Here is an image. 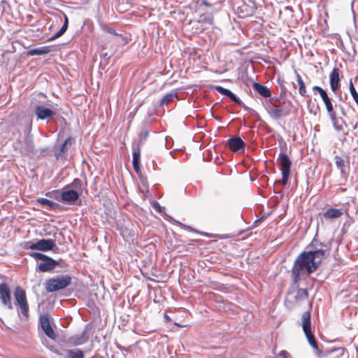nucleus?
<instances>
[{"label": "nucleus", "mask_w": 358, "mask_h": 358, "mask_svg": "<svg viewBox=\"0 0 358 358\" xmlns=\"http://www.w3.org/2000/svg\"><path fill=\"white\" fill-rule=\"evenodd\" d=\"M315 246H318L317 244ZM320 248L313 251L303 252L295 259L292 268V278L294 282L297 283L303 274L310 275L314 273L322 264L327 250L322 243H319Z\"/></svg>", "instance_id": "nucleus-1"}, {"label": "nucleus", "mask_w": 358, "mask_h": 358, "mask_svg": "<svg viewBox=\"0 0 358 358\" xmlns=\"http://www.w3.org/2000/svg\"><path fill=\"white\" fill-rule=\"evenodd\" d=\"M302 328L309 344L315 350L316 355L321 357L322 351L319 349L315 337L311 331L310 311H306L302 315Z\"/></svg>", "instance_id": "nucleus-2"}, {"label": "nucleus", "mask_w": 358, "mask_h": 358, "mask_svg": "<svg viewBox=\"0 0 358 358\" xmlns=\"http://www.w3.org/2000/svg\"><path fill=\"white\" fill-rule=\"evenodd\" d=\"M196 12L202 17L201 20H198V22H212L214 15L217 13V9L213 4L209 3L207 0H201L197 3Z\"/></svg>", "instance_id": "nucleus-3"}, {"label": "nucleus", "mask_w": 358, "mask_h": 358, "mask_svg": "<svg viewBox=\"0 0 358 358\" xmlns=\"http://www.w3.org/2000/svg\"><path fill=\"white\" fill-rule=\"evenodd\" d=\"M71 283V277L69 275H58L48 279L45 285L48 292H54L67 287Z\"/></svg>", "instance_id": "nucleus-4"}, {"label": "nucleus", "mask_w": 358, "mask_h": 358, "mask_svg": "<svg viewBox=\"0 0 358 358\" xmlns=\"http://www.w3.org/2000/svg\"><path fill=\"white\" fill-rule=\"evenodd\" d=\"M313 92L314 94H319L320 98L322 99L324 106L325 108L327 110V112L330 117V119L333 121L336 120V112L334 108L332 99L329 96L326 90L323 89L322 87L320 86H313Z\"/></svg>", "instance_id": "nucleus-5"}, {"label": "nucleus", "mask_w": 358, "mask_h": 358, "mask_svg": "<svg viewBox=\"0 0 358 358\" xmlns=\"http://www.w3.org/2000/svg\"><path fill=\"white\" fill-rule=\"evenodd\" d=\"M277 162L280 165V171L282 173V180L280 181V182L282 185H286L290 176L292 161L286 152H280L278 155Z\"/></svg>", "instance_id": "nucleus-6"}, {"label": "nucleus", "mask_w": 358, "mask_h": 358, "mask_svg": "<svg viewBox=\"0 0 358 358\" xmlns=\"http://www.w3.org/2000/svg\"><path fill=\"white\" fill-rule=\"evenodd\" d=\"M23 247L25 249L45 252L53 250L56 248V243L53 239H41L36 243L31 241L25 242Z\"/></svg>", "instance_id": "nucleus-7"}, {"label": "nucleus", "mask_w": 358, "mask_h": 358, "mask_svg": "<svg viewBox=\"0 0 358 358\" xmlns=\"http://www.w3.org/2000/svg\"><path fill=\"white\" fill-rule=\"evenodd\" d=\"M14 297L17 304L19 306L22 314L25 317H29V305L27 299L25 291L20 286L16 287L14 290Z\"/></svg>", "instance_id": "nucleus-8"}, {"label": "nucleus", "mask_w": 358, "mask_h": 358, "mask_svg": "<svg viewBox=\"0 0 358 358\" xmlns=\"http://www.w3.org/2000/svg\"><path fill=\"white\" fill-rule=\"evenodd\" d=\"M267 112L271 118L278 120L289 115V110L276 105L271 101L267 103Z\"/></svg>", "instance_id": "nucleus-9"}, {"label": "nucleus", "mask_w": 358, "mask_h": 358, "mask_svg": "<svg viewBox=\"0 0 358 358\" xmlns=\"http://www.w3.org/2000/svg\"><path fill=\"white\" fill-rule=\"evenodd\" d=\"M0 301L8 309H13L11 291L9 285L5 282L0 284Z\"/></svg>", "instance_id": "nucleus-10"}, {"label": "nucleus", "mask_w": 358, "mask_h": 358, "mask_svg": "<svg viewBox=\"0 0 358 358\" xmlns=\"http://www.w3.org/2000/svg\"><path fill=\"white\" fill-rule=\"evenodd\" d=\"M40 324L45 335L50 339L55 340L57 335L53 330L48 315H43L40 317Z\"/></svg>", "instance_id": "nucleus-11"}, {"label": "nucleus", "mask_w": 358, "mask_h": 358, "mask_svg": "<svg viewBox=\"0 0 358 358\" xmlns=\"http://www.w3.org/2000/svg\"><path fill=\"white\" fill-rule=\"evenodd\" d=\"M34 112L37 118L41 120L52 119L56 115L55 111L42 105L36 106Z\"/></svg>", "instance_id": "nucleus-12"}, {"label": "nucleus", "mask_w": 358, "mask_h": 358, "mask_svg": "<svg viewBox=\"0 0 358 358\" xmlns=\"http://www.w3.org/2000/svg\"><path fill=\"white\" fill-rule=\"evenodd\" d=\"M347 210H343V208H329L323 213L322 217L326 221H331L340 218L345 213H347Z\"/></svg>", "instance_id": "nucleus-13"}, {"label": "nucleus", "mask_w": 358, "mask_h": 358, "mask_svg": "<svg viewBox=\"0 0 358 358\" xmlns=\"http://www.w3.org/2000/svg\"><path fill=\"white\" fill-rule=\"evenodd\" d=\"M227 146L234 152L244 151L245 143L240 137H233L227 141Z\"/></svg>", "instance_id": "nucleus-14"}, {"label": "nucleus", "mask_w": 358, "mask_h": 358, "mask_svg": "<svg viewBox=\"0 0 358 358\" xmlns=\"http://www.w3.org/2000/svg\"><path fill=\"white\" fill-rule=\"evenodd\" d=\"M329 84L331 91L334 92L340 88V69L338 68H334L330 73Z\"/></svg>", "instance_id": "nucleus-15"}, {"label": "nucleus", "mask_w": 358, "mask_h": 358, "mask_svg": "<svg viewBox=\"0 0 358 358\" xmlns=\"http://www.w3.org/2000/svg\"><path fill=\"white\" fill-rule=\"evenodd\" d=\"M59 262L54 260L51 257L46 256L43 262L38 265V270L41 272H48L52 271Z\"/></svg>", "instance_id": "nucleus-16"}, {"label": "nucleus", "mask_w": 358, "mask_h": 358, "mask_svg": "<svg viewBox=\"0 0 358 358\" xmlns=\"http://www.w3.org/2000/svg\"><path fill=\"white\" fill-rule=\"evenodd\" d=\"M55 45H45L38 48L31 49L27 52V56L44 55L55 51Z\"/></svg>", "instance_id": "nucleus-17"}, {"label": "nucleus", "mask_w": 358, "mask_h": 358, "mask_svg": "<svg viewBox=\"0 0 358 358\" xmlns=\"http://www.w3.org/2000/svg\"><path fill=\"white\" fill-rule=\"evenodd\" d=\"M215 89L220 94L229 97L232 101L240 106H244V103L229 90L222 87V86H215Z\"/></svg>", "instance_id": "nucleus-18"}, {"label": "nucleus", "mask_w": 358, "mask_h": 358, "mask_svg": "<svg viewBox=\"0 0 358 358\" xmlns=\"http://www.w3.org/2000/svg\"><path fill=\"white\" fill-rule=\"evenodd\" d=\"M133 148V159L132 164L134 171L138 173L141 172V166H140V158H141V148L139 146H134Z\"/></svg>", "instance_id": "nucleus-19"}, {"label": "nucleus", "mask_w": 358, "mask_h": 358, "mask_svg": "<svg viewBox=\"0 0 358 358\" xmlns=\"http://www.w3.org/2000/svg\"><path fill=\"white\" fill-rule=\"evenodd\" d=\"M79 194L75 190L63 191L61 193V199L63 202L73 203L78 200Z\"/></svg>", "instance_id": "nucleus-20"}, {"label": "nucleus", "mask_w": 358, "mask_h": 358, "mask_svg": "<svg viewBox=\"0 0 358 358\" xmlns=\"http://www.w3.org/2000/svg\"><path fill=\"white\" fill-rule=\"evenodd\" d=\"M88 340V335L86 331L81 334L74 335L69 338V342L73 345H80L85 343Z\"/></svg>", "instance_id": "nucleus-21"}, {"label": "nucleus", "mask_w": 358, "mask_h": 358, "mask_svg": "<svg viewBox=\"0 0 358 358\" xmlns=\"http://www.w3.org/2000/svg\"><path fill=\"white\" fill-rule=\"evenodd\" d=\"M308 298V292L306 289H298L294 296V303L299 306L302 301H306Z\"/></svg>", "instance_id": "nucleus-22"}, {"label": "nucleus", "mask_w": 358, "mask_h": 358, "mask_svg": "<svg viewBox=\"0 0 358 358\" xmlns=\"http://www.w3.org/2000/svg\"><path fill=\"white\" fill-rule=\"evenodd\" d=\"M253 89L257 92L261 96L265 98H268L271 96L269 89L258 83H254L252 85Z\"/></svg>", "instance_id": "nucleus-23"}, {"label": "nucleus", "mask_w": 358, "mask_h": 358, "mask_svg": "<svg viewBox=\"0 0 358 358\" xmlns=\"http://www.w3.org/2000/svg\"><path fill=\"white\" fill-rule=\"evenodd\" d=\"M67 358H84V353L81 350H65Z\"/></svg>", "instance_id": "nucleus-24"}, {"label": "nucleus", "mask_w": 358, "mask_h": 358, "mask_svg": "<svg viewBox=\"0 0 358 358\" xmlns=\"http://www.w3.org/2000/svg\"><path fill=\"white\" fill-rule=\"evenodd\" d=\"M296 80L299 87V93L301 96H306L307 95L306 85L303 80H302L301 76L299 73H296Z\"/></svg>", "instance_id": "nucleus-25"}, {"label": "nucleus", "mask_w": 358, "mask_h": 358, "mask_svg": "<svg viewBox=\"0 0 358 358\" xmlns=\"http://www.w3.org/2000/svg\"><path fill=\"white\" fill-rule=\"evenodd\" d=\"M335 164L338 169L341 170L342 174L345 173V162L344 159L340 156H336L335 158Z\"/></svg>", "instance_id": "nucleus-26"}, {"label": "nucleus", "mask_w": 358, "mask_h": 358, "mask_svg": "<svg viewBox=\"0 0 358 358\" xmlns=\"http://www.w3.org/2000/svg\"><path fill=\"white\" fill-rule=\"evenodd\" d=\"M68 25H69V24H63L62 27L59 29V30L58 31H57L52 36L49 38L47 40V41H54V40L57 39V38L60 37L61 36H62L65 33V31L67 30Z\"/></svg>", "instance_id": "nucleus-27"}, {"label": "nucleus", "mask_w": 358, "mask_h": 358, "mask_svg": "<svg viewBox=\"0 0 358 358\" xmlns=\"http://www.w3.org/2000/svg\"><path fill=\"white\" fill-rule=\"evenodd\" d=\"M148 136H149V132L148 131L141 133L139 135V138H138V141L135 142V143H133L132 145H134V146H139V148H141V146H142L143 143L145 141H146Z\"/></svg>", "instance_id": "nucleus-28"}, {"label": "nucleus", "mask_w": 358, "mask_h": 358, "mask_svg": "<svg viewBox=\"0 0 358 358\" xmlns=\"http://www.w3.org/2000/svg\"><path fill=\"white\" fill-rule=\"evenodd\" d=\"M175 97H176V94L174 93H169L165 94L160 101V105L163 106L169 104L170 102L173 101Z\"/></svg>", "instance_id": "nucleus-29"}, {"label": "nucleus", "mask_w": 358, "mask_h": 358, "mask_svg": "<svg viewBox=\"0 0 358 358\" xmlns=\"http://www.w3.org/2000/svg\"><path fill=\"white\" fill-rule=\"evenodd\" d=\"M349 89H350V94L358 107V93L357 92V90L355 88L352 80L350 81Z\"/></svg>", "instance_id": "nucleus-30"}, {"label": "nucleus", "mask_w": 358, "mask_h": 358, "mask_svg": "<svg viewBox=\"0 0 358 358\" xmlns=\"http://www.w3.org/2000/svg\"><path fill=\"white\" fill-rule=\"evenodd\" d=\"M37 203H38L41 205H43V206H47L50 207V208H54L56 205L55 203H54L53 201H52L48 199H45V198L38 199Z\"/></svg>", "instance_id": "nucleus-31"}, {"label": "nucleus", "mask_w": 358, "mask_h": 358, "mask_svg": "<svg viewBox=\"0 0 358 358\" xmlns=\"http://www.w3.org/2000/svg\"><path fill=\"white\" fill-rule=\"evenodd\" d=\"M338 352L341 355V357L343 358H347V357H348V352L344 348H334V349L331 350L330 352Z\"/></svg>", "instance_id": "nucleus-32"}, {"label": "nucleus", "mask_w": 358, "mask_h": 358, "mask_svg": "<svg viewBox=\"0 0 358 358\" xmlns=\"http://www.w3.org/2000/svg\"><path fill=\"white\" fill-rule=\"evenodd\" d=\"M30 255L36 259H41L43 261L44 258H46V256H47L44 254L39 253V252H33Z\"/></svg>", "instance_id": "nucleus-33"}, {"label": "nucleus", "mask_w": 358, "mask_h": 358, "mask_svg": "<svg viewBox=\"0 0 358 358\" xmlns=\"http://www.w3.org/2000/svg\"><path fill=\"white\" fill-rule=\"evenodd\" d=\"M68 150L67 146L64 143H62L60 145V152L59 153L56 154V157L59 158V156L62 155V154L65 153Z\"/></svg>", "instance_id": "nucleus-34"}, {"label": "nucleus", "mask_w": 358, "mask_h": 358, "mask_svg": "<svg viewBox=\"0 0 358 358\" xmlns=\"http://www.w3.org/2000/svg\"><path fill=\"white\" fill-rule=\"evenodd\" d=\"M73 142H74V139L71 137H69L68 138L66 139V141L64 143L69 148V147H71L72 145Z\"/></svg>", "instance_id": "nucleus-35"}, {"label": "nucleus", "mask_w": 358, "mask_h": 358, "mask_svg": "<svg viewBox=\"0 0 358 358\" xmlns=\"http://www.w3.org/2000/svg\"><path fill=\"white\" fill-rule=\"evenodd\" d=\"M72 184H73V185L74 187H77V186H80V187L81 186V180L80 179H78V178H76V179L73 180Z\"/></svg>", "instance_id": "nucleus-36"}, {"label": "nucleus", "mask_w": 358, "mask_h": 358, "mask_svg": "<svg viewBox=\"0 0 358 358\" xmlns=\"http://www.w3.org/2000/svg\"><path fill=\"white\" fill-rule=\"evenodd\" d=\"M103 29H104L105 31H106L107 32L110 33V34H114V35H117V34L115 32V31H114V30H113V29H110V28H108V27H107V26H106V24L103 26Z\"/></svg>", "instance_id": "nucleus-37"}, {"label": "nucleus", "mask_w": 358, "mask_h": 358, "mask_svg": "<svg viewBox=\"0 0 358 358\" xmlns=\"http://www.w3.org/2000/svg\"><path fill=\"white\" fill-rule=\"evenodd\" d=\"M55 353L58 355L59 358H67L66 353L64 354L59 352L58 350L55 351Z\"/></svg>", "instance_id": "nucleus-38"}, {"label": "nucleus", "mask_w": 358, "mask_h": 358, "mask_svg": "<svg viewBox=\"0 0 358 358\" xmlns=\"http://www.w3.org/2000/svg\"><path fill=\"white\" fill-rule=\"evenodd\" d=\"M287 352L285 350H282L280 352V356H281L282 358L287 357Z\"/></svg>", "instance_id": "nucleus-39"}, {"label": "nucleus", "mask_w": 358, "mask_h": 358, "mask_svg": "<svg viewBox=\"0 0 358 358\" xmlns=\"http://www.w3.org/2000/svg\"><path fill=\"white\" fill-rule=\"evenodd\" d=\"M286 304H287V306L289 308H294V305H293L292 302H291V301H286Z\"/></svg>", "instance_id": "nucleus-40"}, {"label": "nucleus", "mask_w": 358, "mask_h": 358, "mask_svg": "<svg viewBox=\"0 0 358 358\" xmlns=\"http://www.w3.org/2000/svg\"><path fill=\"white\" fill-rule=\"evenodd\" d=\"M64 22H68V18H67V17H66V16L65 17Z\"/></svg>", "instance_id": "nucleus-41"}, {"label": "nucleus", "mask_w": 358, "mask_h": 358, "mask_svg": "<svg viewBox=\"0 0 358 358\" xmlns=\"http://www.w3.org/2000/svg\"><path fill=\"white\" fill-rule=\"evenodd\" d=\"M157 206H158V207L155 208V210H157V209H159V208H160V206H159V205H157Z\"/></svg>", "instance_id": "nucleus-42"}, {"label": "nucleus", "mask_w": 358, "mask_h": 358, "mask_svg": "<svg viewBox=\"0 0 358 358\" xmlns=\"http://www.w3.org/2000/svg\"><path fill=\"white\" fill-rule=\"evenodd\" d=\"M157 206H158V207L155 208V210H157V209H159V208H160V206H159V205H157Z\"/></svg>", "instance_id": "nucleus-43"}, {"label": "nucleus", "mask_w": 358, "mask_h": 358, "mask_svg": "<svg viewBox=\"0 0 358 358\" xmlns=\"http://www.w3.org/2000/svg\"><path fill=\"white\" fill-rule=\"evenodd\" d=\"M157 206H158V207L155 208V210H157V209H159V208H160V206H159V205H157Z\"/></svg>", "instance_id": "nucleus-44"}, {"label": "nucleus", "mask_w": 358, "mask_h": 358, "mask_svg": "<svg viewBox=\"0 0 358 358\" xmlns=\"http://www.w3.org/2000/svg\"><path fill=\"white\" fill-rule=\"evenodd\" d=\"M284 358H287V357H284Z\"/></svg>", "instance_id": "nucleus-45"}]
</instances>
